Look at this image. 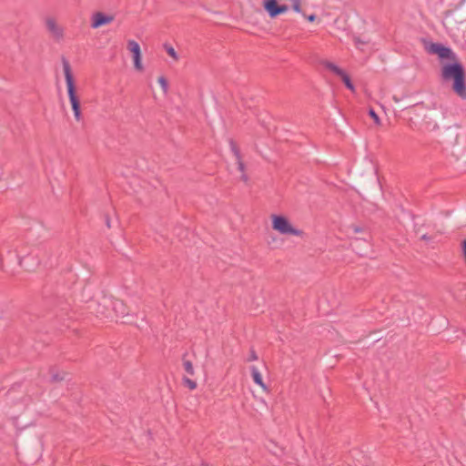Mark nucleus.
I'll return each mask as SVG.
<instances>
[{"mask_svg":"<svg viewBox=\"0 0 466 466\" xmlns=\"http://www.w3.org/2000/svg\"><path fill=\"white\" fill-rule=\"evenodd\" d=\"M441 79L444 82L452 81V90L461 99H466V75L462 65L455 61L442 66Z\"/></svg>","mask_w":466,"mask_h":466,"instance_id":"nucleus-1","label":"nucleus"},{"mask_svg":"<svg viewBox=\"0 0 466 466\" xmlns=\"http://www.w3.org/2000/svg\"><path fill=\"white\" fill-rule=\"evenodd\" d=\"M62 64L66 82L67 94L74 113V116L77 122H80L83 119L80 108V100L76 96L71 66L69 62L65 57L62 58Z\"/></svg>","mask_w":466,"mask_h":466,"instance_id":"nucleus-2","label":"nucleus"},{"mask_svg":"<svg viewBox=\"0 0 466 466\" xmlns=\"http://www.w3.org/2000/svg\"><path fill=\"white\" fill-rule=\"evenodd\" d=\"M272 228L282 235H293L297 237H301L303 235V231L292 227L289 223V219L280 215H272Z\"/></svg>","mask_w":466,"mask_h":466,"instance_id":"nucleus-3","label":"nucleus"},{"mask_svg":"<svg viewBox=\"0 0 466 466\" xmlns=\"http://www.w3.org/2000/svg\"><path fill=\"white\" fill-rule=\"evenodd\" d=\"M427 50L430 54H435L441 59L454 57L452 50L440 43H431Z\"/></svg>","mask_w":466,"mask_h":466,"instance_id":"nucleus-4","label":"nucleus"},{"mask_svg":"<svg viewBox=\"0 0 466 466\" xmlns=\"http://www.w3.org/2000/svg\"><path fill=\"white\" fill-rule=\"evenodd\" d=\"M115 19L114 15H106L102 12H96L92 15L91 27L94 29L99 28L103 25H108Z\"/></svg>","mask_w":466,"mask_h":466,"instance_id":"nucleus-5","label":"nucleus"},{"mask_svg":"<svg viewBox=\"0 0 466 466\" xmlns=\"http://www.w3.org/2000/svg\"><path fill=\"white\" fill-rule=\"evenodd\" d=\"M46 26L48 31V33L51 35V36L56 40L59 41L63 39L64 37V29L57 25L56 21L52 18L48 17L46 20Z\"/></svg>","mask_w":466,"mask_h":466,"instance_id":"nucleus-6","label":"nucleus"},{"mask_svg":"<svg viewBox=\"0 0 466 466\" xmlns=\"http://www.w3.org/2000/svg\"><path fill=\"white\" fill-rule=\"evenodd\" d=\"M127 48L133 54L135 68L138 71H142L143 66L141 64V51L138 43L135 40H129L127 42Z\"/></svg>","mask_w":466,"mask_h":466,"instance_id":"nucleus-7","label":"nucleus"},{"mask_svg":"<svg viewBox=\"0 0 466 466\" xmlns=\"http://www.w3.org/2000/svg\"><path fill=\"white\" fill-rule=\"evenodd\" d=\"M111 305L116 317L124 318L129 315L127 307L122 300L116 299L111 302Z\"/></svg>","mask_w":466,"mask_h":466,"instance_id":"nucleus-8","label":"nucleus"},{"mask_svg":"<svg viewBox=\"0 0 466 466\" xmlns=\"http://www.w3.org/2000/svg\"><path fill=\"white\" fill-rule=\"evenodd\" d=\"M278 6L277 0H265L264 2V8L272 18L278 16Z\"/></svg>","mask_w":466,"mask_h":466,"instance_id":"nucleus-9","label":"nucleus"},{"mask_svg":"<svg viewBox=\"0 0 466 466\" xmlns=\"http://www.w3.org/2000/svg\"><path fill=\"white\" fill-rule=\"evenodd\" d=\"M250 371H251V376H252L254 382L257 385L260 386L264 390H267L268 388L265 385V383L263 382L262 376H261L258 369L256 366H251Z\"/></svg>","mask_w":466,"mask_h":466,"instance_id":"nucleus-10","label":"nucleus"},{"mask_svg":"<svg viewBox=\"0 0 466 466\" xmlns=\"http://www.w3.org/2000/svg\"><path fill=\"white\" fill-rule=\"evenodd\" d=\"M186 356H187V354H184L182 357L183 368H184L185 371L187 372V374H188L189 376H194L195 370H194L193 364L190 360L186 359Z\"/></svg>","mask_w":466,"mask_h":466,"instance_id":"nucleus-11","label":"nucleus"},{"mask_svg":"<svg viewBox=\"0 0 466 466\" xmlns=\"http://www.w3.org/2000/svg\"><path fill=\"white\" fill-rule=\"evenodd\" d=\"M323 66H324L327 69L330 70L331 72H333L335 75H337V76H339L340 75H342V74H343V71H344V70H342L341 68H339L338 66H336V65H335L334 63H332V62H329V61H324V62H323Z\"/></svg>","mask_w":466,"mask_h":466,"instance_id":"nucleus-12","label":"nucleus"},{"mask_svg":"<svg viewBox=\"0 0 466 466\" xmlns=\"http://www.w3.org/2000/svg\"><path fill=\"white\" fill-rule=\"evenodd\" d=\"M323 66H324L327 69L330 70L331 72H333L335 75H337V76H339L340 75H342V74H343V71H344V70H342L341 68H339L338 66H336V65H335L334 63H332V62H329V61H324V62H323Z\"/></svg>","mask_w":466,"mask_h":466,"instance_id":"nucleus-13","label":"nucleus"},{"mask_svg":"<svg viewBox=\"0 0 466 466\" xmlns=\"http://www.w3.org/2000/svg\"><path fill=\"white\" fill-rule=\"evenodd\" d=\"M228 143H229V147H230V149L232 151V153L234 154L236 159H238V158H241V154H240V150L238 148V147L237 146L236 142L230 138L228 140Z\"/></svg>","mask_w":466,"mask_h":466,"instance_id":"nucleus-14","label":"nucleus"},{"mask_svg":"<svg viewBox=\"0 0 466 466\" xmlns=\"http://www.w3.org/2000/svg\"><path fill=\"white\" fill-rule=\"evenodd\" d=\"M339 77L341 78V80L343 81V83L349 89L354 90V86L350 80V77L345 71H343V74L340 75Z\"/></svg>","mask_w":466,"mask_h":466,"instance_id":"nucleus-15","label":"nucleus"},{"mask_svg":"<svg viewBox=\"0 0 466 466\" xmlns=\"http://www.w3.org/2000/svg\"><path fill=\"white\" fill-rule=\"evenodd\" d=\"M236 160H237V164H238V168L242 173L241 178H242L243 181L247 182L248 177L245 174V165H244V163L242 161V157L238 158V159H236Z\"/></svg>","mask_w":466,"mask_h":466,"instance_id":"nucleus-16","label":"nucleus"},{"mask_svg":"<svg viewBox=\"0 0 466 466\" xmlns=\"http://www.w3.org/2000/svg\"><path fill=\"white\" fill-rule=\"evenodd\" d=\"M182 381L184 386L187 387L191 390L197 388V382L187 377H183Z\"/></svg>","mask_w":466,"mask_h":466,"instance_id":"nucleus-17","label":"nucleus"},{"mask_svg":"<svg viewBox=\"0 0 466 466\" xmlns=\"http://www.w3.org/2000/svg\"><path fill=\"white\" fill-rule=\"evenodd\" d=\"M65 379V374H61L59 372H56L55 370H51V380L53 382L61 381Z\"/></svg>","mask_w":466,"mask_h":466,"instance_id":"nucleus-18","label":"nucleus"},{"mask_svg":"<svg viewBox=\"0 0 466 466\" xmlns=\"http://www.w3.org/2000/svg\"><path fill=\"white\" fill-rule=\"evenodd\" d=\"M158 83H159L160 86L162 87L163 91L165 93H167V89H168L167 80L164 76H160V77H158Z\"/></svg>","mask_w":466,"mask_h":466,"instance_id":"nucleus-19","label":"nucleus"},{"mask_svg":"<svg viewBox=\"0 0 466 466\" xmlns=\"http://www.w3.org/2000/svg\"><path fill=\"white\" fill-rule=\"evenodd\" d=\"M369 115L374 120V122L377 124V125H380V119L379 117V116L377 115V113L375 112L374 109L370 108L369 110Z\"/></svg>","mask_w":466,"mask_h":466,"instance_id":"nucleus-20","label":"nucleus"},{"mask_svg":"<svg viewBox=\"0 0 466 466\" xmlns=\"http://www.w3.org/2000/svg\"><path fill=\"white\" fill-rule=\"evenodd\" d=\"M293 5H292V8L295 12L297 13H300L301 12V7H300V0H291Z\"/></svg>","mask_w":466,"mask_h":466,"instance_id":"nucleus-21","label":"nucleus"},{"mask_svg":"<svg viewBox=\"0 0 466 466\" xmlns=\"http://www.w3.org/2000/svg\"><path fill=\"white\" fill-rule=\"evenodd\" d=\"M167 53L174 59H177V54L172 46H166Z\"/></svg>","mask_w":466,"mask_h":466,"instance_id":"nucleus-22","label":"nucleus"},{"mask_svg":"<svg viewBox=\"0 0 466 466\" xmlns=\"http://www.w3.org/2000/svg\"><path fill=\"white\" fill-rule=\"evenodd\" d=\"M258 360V355L254 350H250L249 357L248 359V361H255Z\"/></svg>","mask_w":466,"mask_h":466,"instance_id":"nucleus-23","label":"nucleus"},{"mask_svg":"<svg viewBox=\"0 0 466 466\" xmlns=\"http://www.w3.org/2000/svg\"><path fill=\"white\" fill-rule=\"evenodd\" d=\"M288 9H289L288 5H279V6H278V15H280V14L285 13L286 11H288Z\"/></svg>","mask_w":466,"mask_h":466,"instance_id":"nucleus-24","label":"nucleus"},{"mask_svg":"<svg viewBox=\"0 0 466 466\" xmlns=\"http://www.w3.org/2000/svg\"><path fill=\"white\" fill-rule=\"evenodd\" d=\"M361 243H363V244H364V245H366V246H368V245H369V244H368V242H366L365 240H363V241H362V240H361V239H360V238H356V239H355V241H354V242H352V244H351V245L354 247V248H357L358 245H359V244H361Z\"/></svg>","mask_w":466,"mask_h":466,"instance_id":"nucleus-25","label":"nucleus"},{"mask_svg":"<svg viewBox=\"0 0 466 466\" xmlns=\"http://www.w3.org/2000/svg\"><path fill=\"white\" fill-rule=\"evenodd\" d=\"M350 228L352 229V231H353L354 233H361V232H363V228H362L361 227H360V226L352 225V226L350 227Z\"/></svg>","mask_w":466,"mask_h":466,"instance_id":"nucleus-26","label":"nucleus"},{"mask_svg":"<svg viewBox=\"0 0 466 466\" xmlns=\"http://www.w3.org/2000/svg\"><path fill=\"white\" fill-rule=\"evenodd\" d=\"M316 18H317V16H316V15H314V14L309 15V16H307V19H308V21H309V22H313V21H315V20H316Z\"/></svg>","mask_w":466,"mask_h":466,"instance_id":"nucleus-27","label":"nucleus"},{"mask_svg":"<svg viewBox=\"0 0 466 466\" xmlns=\"http://www.w3.org/2000/svg\"><path fill=\"white\" fill-rule=\"evenodd\" d=\"M354 42L357 46L365 44V42L361 41L359 37H354Z\"/></svg>","mask_w":466,"mask_h":466,"instance_id":"nucleus-28","label":"nucleus"},{"mask_svg":"<svg viewBox=\"0 0 466 466\" xmlns=\"http://www.w3.org/2000/svg\"><path fill=\"white\" fill-rule=\"evenodd\" d=\"M106 223L107 228H110V219L107 216L106 218Z\"/></svg>","mask_w":466,"mask_h":466,"instance_id":"nucleus-29","label":"nucleus"},{"mask_svg":"<svg viewBox=\"0 0 466 466\" xmlns=\"http://www.w3.org/2000/svg\"><path fill=\"white\" fill-rule=\"evenodd\" d=\"M422 238H423V239H427V236H426V235H423V236H422Z\"/></svg>","mask_w":466,"mask_h":466,"instance_id":"nucleus-30","label":"nucleus"},{"mask_svg":"<svg viewBox=\"0 0 466 466\" xmlns=\"http://www.w3.org/2000/svg\"><path fill=\"white\" fill-rule=\"evenodd\" d=\"M201 466H208V464L206 463H202Z\"/></svg>","mask_w":466,"mask_h":466,"instance_id":"nucleus-31","label":"nucleus"}]
</instances>
